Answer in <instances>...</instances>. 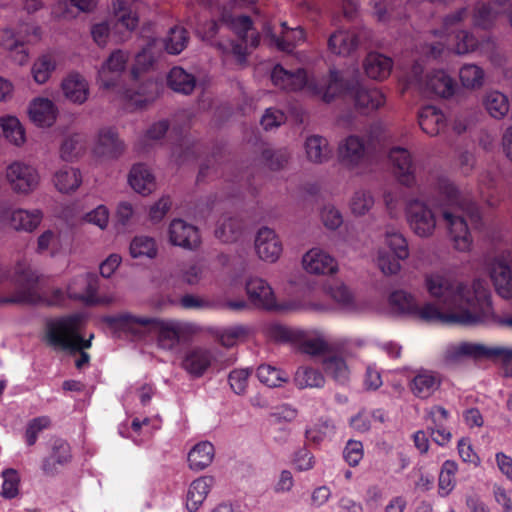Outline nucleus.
<instances>
[{
	"label": "nucleus",
	"mask_w": 512,
	"mask_h": 512,
	"mask_svg": "<svg viewBox=\"0 0 512 512\" xmlns=\"http://www.w3.org/2000/svg\"><path fill=\"white\" fill-rule=\"evenodd\" d=\"M439 192L445 197V204L420 198H411L405 204V217L410 230L419 238L433 237L437 228V215L440 214L448 231L453 247L460 252H468L472 247V236L465 220L479 219L475 204L467 201L449 180L439 183Z\"/></svg>",
	"instance_id": "obj_1"
},
{
	"label": "nucleus",
	"mask_w": 512,
	"mask_h": 512,
	"mask_svg": "<svg viewBox=\"0 0 512 512\" xmlns=\"http://www.w3.org/2000/svg\"><path fill=\"white\" fill-rule=\"evenodd\" d=\"M301 352L310 356H319L329 349L328 343L322 337L306 338L303 333L302 340L296 342Z\"/></svg>",
	"instance_id": "obj_62"
},
{
	"label": "nucleus",
	"mask_w": 512,
	"mask_h": 512,
	"mask_svg": "<svg viewBox=\"0 0 512 512\" xmlns=\"http://www.w3.org/2000/svg\"><path fill=\"white\" fill-rule=\"evenodd\" d=\"M152 324L153 332L157 334V344L161 349L171 351L175 349L184 330L180 322L155 318L154 321H144Z\"/></svg>",
	"instance_id": "obj_20"
},
{
	"label": "nucleus",
	"mask_w": 512,
	"mask_h": 512,
	"mask_svg": "<svg viewBox=\"0 0 512 512\" xmlns=\"http://www.w3.org/2000/svg\"><path fill=\"white\" fill-rule=\"evenodd\" d=\"M485 359L501 363L512 370V348L506 346H487Z\"/></svg>",
	"instance_id": "obj_63"
},
{
	"label": "nucleus",
	"mask_w": 512,
	"mask_h": 512,
	"mask_svg": "<svg viewBox=\"0 0 512 512\" xmlns=\"http://www.w3.org/2000/svg\"><path fill=\"white\" fill-rule=\"evenodd\" d=\"M363 69L369 78L383 80L391 73L392 60L383 54L372 52L365 57Z\"/></svg>",
	"instance_id": "obj_34"
},
{
	"label": "nucleus",
	"mask_w": 512,
	"mask_h": 512,
	"mask_svg": "<svg viewBox=\"0 0 512 512\" xmlns=\"http://www.w3.org/2000/svg\"><path fill=\"white\" fill-rule=\"evenodd\" d=\"M306 159L313 164H324L332 157V149L327 138L310 135L304 141Z\"/></svg>",
	"instance_id": "obj_28"
},
{
	"label": "nucleus",
	"mask_w": 512,
	"mask_h": 512,
	"mask_svg": "<svg viewBox=\"0 0 512 512\" xmlns=\"http://www.w3.org/2000/svg\"><path fill=\"white\" fill-rule=\"evenodd\" d=\"M156 254L157 248L153 238L147 236L135 237L130 243V255L134 258L141 256L154 258Z\"/></svg>",
	"instance_id": "obj_58"
},
{
	"label": "nucleus",
	"mask_w": 512,
	"mask_h": 512,
	"mask_svg": "<svg viewBox=\"0 0 512 512\" xmlns=\"http://www.w3.org/2000/svg\"><path fill=\"white\" fill-rule=\"evenodd\" d=\"M474 282L469 286L443 272H433L425 276V287L443 309L479 312L474 294Z\"/></svg>",
	"instance_id": "obj_3"
},
{
	"label": "nucleus",
	"mask_w": 512,
	"mask_h": 512,
	"mask_svg": "<svg viewBox=\"0 0 512 512\" xmlns=\"http://www.w3.org/2000/svg\"><path fill=\"white\" fill-rule=\"evenodd\" d=\"M364 34L362 32L337 30L328 38V48L336 55L348 56L354 52Z\"/></svg>",
	"instance_id": "obj_26"
},
{
	"label": "nucleus",
	"mask_w": 512,
	"mask_h": 512,
	"mask_svg": "<svg viewBox=\"0 0 512 512\" xmlns=\"http://www.w3.org/2000/svg\"><path fill=\"white\" fill-rule=\"evenodd\" d=\"M496 18V12L493 11L490 4L480 2L477 3L473 13V25L478 28H490Z\"/></svg>",
	"instance_id": "obj_60"
},
{
	"label": "nucleus",
	"mask_w": 512,
	"mask_h": 512,
	"mask_svg": "<svg viewBox=\"0 0 512 512\" xmlns=\"http://www.w3.org/2000/svg\"><path fill=\"white\" fill-rule=\"evenodd\" d=\"M212 356L204 349H193L187 353L183 360V368L191 375L199 377L210 366Z\"/></svg>",
	"instance_id": "obj_41"
},
{
	"label": "nucleus",
	"mask_w": 512,
	"mask_h": 512,
	"mask_svg": "<svg viewBox=\"0 0 512 512\" xmlns=\"http://www.w3.org/2000/svg\"><path fill=\"white\" fill-rule=\"evenodd\" d=\"M84 318L81 314H72L69 316L50 320L46 325L45 340L49 346L55 350L76 352L80 351V356L76 360V367L81 369L89 362V355L83 352L91 346L93 334L88 339L81 336Z\"/></svg>",
	"instance_id": "obj_5"
},
{
	"label": "nucleus",
	"mask_w": 512,
	"mask_h": 512,
	"mask_svg": "<svg viewBox=\"0 0 512 512\" xmlns=\"http://www.w3.org/2000/svg\"><path fill=\"white\" fill-rule=\"evenodd\" d=\"M484 71L475 64H465L459 71L462 85L468 89H478L484 84Z\"/></svg>",
	"instance_id": "obj_51"
},
{
	"label": "nucleus",
	"mask_w": 512,
	"mask_h": 512,
	"mask_svg": "<svg viewBox=\"0 0 512 512\" xmlns=\"http://www.w3.org/2000/svg\"><path fill=\"white\" fill-rule=\"evenodd\" d=\"M458 466L455 461L446 460L441 468L439 474V494L445 497L451 493L455 487V473L457 472Z\"/></svg>",
	"instance_id": "obj_53"
},
{
	"label": "nucleus",
	"mask_w": 512,
	"mask_h": 512,
	"mask_svg": "<svg viewBox=\"0 0 512 512\" xmlns=\"http://www.w3.org/2000/svg\"><path fill=\"white\" fill-rule=\"evenodd\" d=\"M414 317L428 323L475 325L476 312L448 311L438 303L427 302L417 306Z\"/></svg>",
	"instance_id": "obj_8"
},
{
	"label": "nucleus",
	"mask_w": 512,
	"mask_h": 512,
	"mask_svg": "<svg viewBox=\"0 0 512 512\" xmlns=\"http://www.w3.org/2000/svg\"><path fill=\"white\" fill-rule=\"evenodd\" d=\"M483 105L489 115L495 119H502L509 111V101L505 94L492 90L486 92Z\"/></svg>",
	"instance_id": "obj_43"
},
{
	"label": "nucleus",
	"mask_w": 512,
	"mask_h": 512,
	"mask_svg": "<svg viewBox=\"0 0 512 512\" xmlns=\"http://www.w3.org/2000/svg\"><path fill=\"white\" fill-rule=\"evenodd\" d=\"M281 26L280 36L274 34L269 27L266 29V35L269 37L271 45H274L280 51L291 52L298 43L304 41V31L300 27L290 29L285 22Z\"/></svg>",
	"instance_id": "obj_31"
},
{
	"label": "nucleus",
	"mask_w": 512,
	"mask_h": 512,
	"mask_svg": "<svg viewBox=\"0 0 512 512\" xmlns=\"http://www.w3.org/2000/svg\"><path fill=\"white\" fill-rule=\"evenodd\" d=\"M58 113L56 104L46 97L32 99L27 108L29 120L41 128L51 127L56 122Z\"/></svg>",
	"instance_id": "obj_19"
},
{
	"label": "nucleus",
	"mask_w": 512,
	"mask_h": 512,
	"mask_svg": "<svg viewBox=\"0 0 512 512\" xmlns=\"http://www.w3.org/2000/svg\"><path fill=\"white\" fill-rule=\"evenodd\" d=\"M208 267L203 263L184 265L179 271V278L190 286L199 285L205 278Z\"/></svg>",
	"instance_id": "obj_55"
},
{
	"label": "nucleus",
	"mask_w": 512,
	"mask_h": 512,
	"mask_svg": "<svg viewBox=\"0 0 512 512\" xmlns=\"http://www.w3.org/2000/svg\"><path fill=\"white\" fill-rule=\"evenodd\" d=\"M487 271L498 295L512 298V252L504 251L491 258Z\"/></svg>",
	"instance_id": "obj_9"
},
{
	"label": "nucleus",
	"mask_w": 512,
	"mask_h": 512,
	"mask_svg": "<svg viewBox=\"0 0 512 512\" xmlns=\"http://www.w3.org/2000/svg\"><path fill=\"white\" fill-rule=\"evenodd\" d=\"M384 238L385 244L397 259H407L409 257L408 241L400 231L387 227Z\"/></svg>",
	"instance_id": "obj_46"
},
{
	"label": "nucleus",
	"mask_w": 512,
	"mask_h": 512,
	"mask_svg": "<svg viewBox=\"0 0 512 512\" xmlns=\"http://www.w3.org/2000/svg\"><path fill=\"white\" fill-rule=\"evenodd\" d=\"M246 293L250 302L258 308L265 310H294L293 305H278L272 287L267 281L259 277L247 279Z\"/></svg>",
	"instance_id": "obj_15"
},
{
	"label": "nucleus",
	"mask_w": 512,
	"mask_h": 512,
	"mask_svg": "<svg viewBox=\"0 0 512 512\" xmlns=\"http://www.w3.org/2000/svg\"><path fill=\"white\" fill-rule=\"evenodd\" d=\"M215 457V448L209 441H201L195 444L187 456L188 467L195 472L209 467Z\"/></svg>",
	"instance_id": "obj_32"
},
{
	"label": "nucleus",
	"mask_w": 512,
	"mask_h": 512,
	"mask_svg": "<svg viewBox=\"0 0 512 512\" xmlns=\"http://www.w3.org/2000/svg\"><path fill=\"white\" fill-rule=\"evenodd\" d=\"M441 385V377L430 370H421L412 379L410 389L412 393L421 399L431 397Z\"/></svg>",
	"instance_id": "obj_29"
},
{
	"label": "nucleus",
	"mask_w": 512,
	"mask_h": 512,
	"mask_svg": "<svg viewBox=\"0 0 512 512\" xmlns=\"http://www.w3.org/2000/svg\"><path fill=\"white\" fill-rule=\"evenodd\" d=\"M268 336L277 342L295 343L302 340L303 331L282 324H271L267 330Z\"/></svg>",
	"instance_id": "obj_52"
},
{
	"label": "nucleus",
	"mask_w": 512,
	"mask_h": 512,
	"mask_svg": "<svg viewBox=\"0 0 512 512\" xmlns=\"http://www.w3.org/2000/svg\"><path fill=\"white\" fill-rule=\"evenodd\" d=\"M257 377L268 387H279L288 381V376L283 371L267 364L258 367Z\"/></svg>",
	"instance_id": "obj_54"
},
{
	"label": "nucleus",
	"mask_w": 512,
	"mask_h": 512,
	"mask_svg": "<svg viewBox=\"0 0 512 512\" xmlns=\"http://www.w3.org/2000/svg\"><path fill=\"white\" fill-rule=\"evenodd\" d=\"M325 372L336 382L345 384L349 381L350 370L346 361L339 356H331L323 361Z\"/></svg>",
	"instance_id": "obj_50"
},
{
	"label": "nucleus",
	"mask_w": 512,
	"mask_h": 512,
	"mask_svg": "<svg viewBox=\"0 0 512 512\" xmlns=\"http://www.w3.org/2000/svg\"><path fill=\"white\" fill-rule=\"evenodd\" d=\"M128 65V53L115 50L102 64L97 73V81L105 90H116L123 81Z\"/></svg>",
	"instance_id": "obj_13"
},
{
	"label": "nucleus",
	"mask_w": 512,
	"mask_h": 512,
	"mask_svg": "<svg viewBox=\"0 0 512 512\" xmlns=\"http://www.w3.org/2000/svg\"><path fill=\"white\" fill-rule=\"evenodd\" d=\"M311 89L316 93H322V100L326 103L349 94L354 99L355 106L366 111L378 109L385 103V96L380 90L367 89L360 84L358 70H355L354 75L330 70L323 84L312 85Z\"/></svg>",
	"instance_id": "obj_2"
},
{
	"label": "nucleus",
	"mask_w": 512,
	"mask_h": 512,
	"mask_svg": "<svg viewBox=\"0 0 512 512\" xmlns=\"http://www.w3.org/2000/svg\"><path fill=\"white\" fill-rule=\"evenodd\" d=\"M302 267L314 275H329L338 271V264L334 257L321 248H312L302 257Z\"/></svg>",
	"instance_id": "obj_17"
},
{
	"label": "nucleus",
	"mask_w": 512,
	"mask_h": 512,
	"mask_svg": "<svg viewBox=\"0 0 512 512\" xmlns=\"http://www.w3.org/2000/svg\"><path fill=\"white\" fill-rule=\"evenodd\" d=\"M486 345L478 342L462 341L449 345L444 352V360L448 364H455L464 358L473 360L485 359Z\"/></svg>",
	"instance_id": "obj_25"
},
{
	"label": "nucleus",
	"mask_w": 512,
	"mask_h": 512,
	"mask_svg": "<svg viewBox=\"0 0 512 512\" xmlns=\"http://www.w3.org/2000/svg\"><path fill=\"white\" fill-rule=\"evenodd\" d=\"M43 217L44 214L40 209L0 206V223L18 232H34L40 226Z\"/></svg>",
	"instance_id": "obj_11"
},
{
	"label": "nucleus",
	"mask_w": 512,
	"mask_h": 512,
	"mask_svg": "<svg viewBox=\"0 0 512 512\" xmlns=\"http://www.w3.org/2000/svg\"><path fill=\"white\" fill-rule=\"evenodd\" d=\"M60 63L59 55L54 51H47L39 55L31 67V75L37 84H45L56 71Z\"/></svg>",
	"instance_id": "obj_27"
},
{
	"label": "nucleus",
	"mask_w": 512,
	"mask_h": 512,
	"mask_svg": "<svg viewBox=\"0 0 512 512\" xmlns=\"http://www.w3.org/2000/svg\"><path fill=\"white\" fill-rule=\"evenodd\" d=\"M232 3L223 6L221 11V21L225 23L232 31H234L243 42H248L250 39L249 32H252V21L250 17L245 15L234 16L230 9Z\"/></svg>",
	"instance_id": "obj_38"
},
{
	"label": "nucleus",
	"mask_w": 512,
	"mask_h": 512,
	"mask_svg": "<svg viewBox=\"0 0 512 512\" xmlns=\"http://www.w3.org/2000/svg\"><path fill=\"white\" fill-rule=\"evenodd\" d=\"M0 136L11 147L21 149L28 140L26 127L14 114L0 116Z\"/></svg>",
	"instance_id": "obj_22"
},
{
	"label": "nucleus",
	"mask_w": 512,
	"mask_h": 512,
	"mask_svg": "<svg viewBox=\"0 0 512 512\" xmlns=\"http://www.w3.org/2000/svg\"><path fill=\"white\" fill-rule=\"evenodd\" d=\"M71 459L70 446L67 442L57 439L53 442L51 455L43 460L42 470L46 475H54L57 465H64Z\"/></svg>",
	"instance_id": "obj_36"
},
{
	"label": "nucleus",
	"mask_w": 512,
	"mask_h": 512,
	"mask_svg": "<svg viewBox=\"0 0 512 512\" xmlns=\"http://www.w3.org/2000/svg\"><path fill=\"white\" fill-rule=\"evenodd\" d=\"M327 79V76L321 79H308L303 69L289 71L281 65H276L271 73L273 84L282 90L297 91L305 88L311 95L319 96L322 99V93H316L311 89L312 85L321 86Z\"/></svg>",
	"instance_id": "obj_10"
},
{
	"label": "nucleus",
	"mask_w": 512,
	"mask_h": 512,
	"mask_svg": "<svg viewBox=\"0 0 512 512\" xmlns=\"http://www.w3.org/2000/svg\"><path fill=\"white\" fill-rule=\"evenodd\" d=\"M335 425L330 420H323L312 428H309L305 432L307 440L313 443H320L326 437L331 436L335 432Z\"/></svg>",
	"instance_id": "obj_64"
},
{
	"label": "nucleus",
	"mask_w": 512,
	"mask_h": 512,
	"mask_svg": "<svg viewBox=\"0 0 512 512\" xmlns=\"http://www.w3.org/2000/svg\"><path fill=\"white\" fill-rule=\"evenodd\" d=\"M61 90L66 100L77 105L84 104L90 95L88 81L78 72H71L62 80Z\"/></svg>",
	"instance_id": "obj_24"
},
{
	"label": "nucleus",
	"mask_w": 512,
	"mask_h": 512,
	"mask_svg": "<svg viewBox=\"0 0 512 512\" xmlns=\"http://www.w3.org/2000/svg\"><path fill=\"white\" fill-rule=\"evenodd\" d=\"M293 380L299 389L322 388L325 384L323 374L319 370L308 366L299 367Z\"/></svg>",
	"instance_id": "obj_44"
},
{
	"label": "nucleus",
	"mask_w": 512,
	"mask_h": 512,
	"mask_svg": "<svg viewBox=\"0 0 512 512\" xmlns=\"http://www.w3.org/2000/svg\"><path fill=\"white\" fill-rule=\"evenodd\" d=\"M5 179L12 191L21 195L32 193L40 184L37 168L21 160H15L7 166Z\"/></svg>",
	"instance_id": "obj_7"
},
{
	"label": "nucleus",
	"mask_w": 512,
	"mask_h": 512,
	"mask_svg": "<svg viewBox=\"0 0 512 512\" xmlns=\"http://www.w3.org/2000/svg\"><path fill=\"white\" fill-rule=\"evenodd\" d=\"M374 204V196L369 190L358 189L349 200V209L354 216L359 217L366 215Z\"/></svg>",
	"instance_id": "obj_49"
},
{
	"label": "nucleus",
	"mask_w": 512,
	"mask_h": 512,
	"mask_svg": "<svg viewBox=\"0 0 512 512\" xmlns=\"http://www.w3.org/2000/svg\"><path fill=\"white\" fill-rule=\"evenodd\" d=\"M402 259H397L395 255H391L383 248H379L376 253V265L380 269V271L386 275H396L401 270L400 261Z\"/></svg>",
	"instance_id": "obj_56"
},
{
	"label": "nucleus",
	"mask_w": 512,
	"mask_h": 512,
	"mask_svg": "<svg viewBox=\"0 0 512 512\" xmlns=\"http://www.w3.org/2000/svg\"><path fill=\"white\" fill-rule=\"evenodd\" d=\"M473 289L479 306V312H476L475 325H497L512 329V314L500 317L494 313L491 305V295L485 282L475 280Z\"/></svg>",
	"instance_id": "obj_12"
},
{
	"label": "nucleus",
	"mask_w": 512,
	"mask_h": 512,
	"mask_svg": "<svg viewBox=\"0 0 512 512\" xmlns=\"http://www.w3.org/2000/svg\"><path fill=\"white\" fill-rule=\"evenodd\" d=\"M213 483V477L201 476L190 484L186 503L190 512H196L203 504Z\"/></svg>",
	"instance_id": "obj_35"
},
{
	"label": "nucleus",
	"mask_w": 512,
	"mask_h": 512,
	"mask_svg": "<svg viewBox=\"0 0 512 512\" xmlns=\"http://www.w3.org/2000/svg\"><path fill=\"white\" fill-rule=\"evenodd\" d=\"M130 187L142 195L150 194L156 187L155 177L144 164H136L130 170Z\"/></svg>",
	"instance_id": "obj_40"
},
{
	"label": "nucleus",
	"mask_w": 512,
	"mask_h": 512,
	"mask_svg": "<svg viewBox=\"0 0 512 512\" xmlns=\"http://www.w3.org/2000/svg\"><path fill=\"white\" fill-rule=\"evenodd\" d=\"M381 133L382 127L375 124L362 133H352L342 138L336 150L339 164L354 174L365 173L372 164Z\"/></svg>",
	"instance_id": "obj_4"
},
{
	"label": "nucleus",
	"mask_w": 512,
	"mask_h": 512,
	"mask_svg": "<svg viewBox=\"0 0 512 512\" xmlns=\"http://www.w3.org/2000/svg\"><path fill=\"white\" fill-rule=\"evenodd\" d=\"M422 74V66L415 64L409 76V84L415 85L424 93L435 94L443 98H448L454 94V80L443 70L430 72L426 74L425 78L422 77Z\"/></svg>",
	"instance_id": "obj_6"
},
{
	"label": "nucleus",
	"mask_w": 512,
	"mask_h": 512,
	"mask_svg": "<svg viewBox=\"0 0 512 512\" xmlns=\"http://www.w3.org/2000/svg\"><path fill=\"white\" fill-rule=\"evenodd\" d=\"M389 303L395 312L413 317L418 306L415 297L404 290L392 292L389 296Z\"/></svg>",
	"instance_id": "obj_47"
},
{
	"label": "nucleus",
	"mask_w": 512,
	"mask_h": 512,
	"mask_svg": "<svg viewBox=\"0 0 512 512\" xmlns=\"http://www.w3.org/2000/svg\"><path fill=\"white\" fill-rule=\"evenodd\" d=\"M98 278L87 273L73 278L67 287L66 293L70 298L79 299L89 305H103L113 302L112 296H99L97 294Z\"/></svg>",
	"instance_id": "obj_14"
},
{
	"label": "nucleus",
	"mask_w": 512,
	"mask_h": 512,
	"mask_svg": "<svg viewBox=\"0 0 512 512\" xmlns=\"http://www.w3.org/2000/svg\"><path fill=\"white\" fill-rule=\"evenodd\" d=\"M169 87L178 93L190 94L196 84L195 77L181 67H173L167 77Z\"/></svg>",
	"instance_id": "obj_42"
},
{
	"label": "nucleus",
	"mask_w": 512,
	"mask_h": 512,
	"mask_svg": "<svg viewBox=\"0 0 512 512\" xmlns=\"http://www.w3.org/2000/svg\"><path fill=\"white\" fill-rule=\"evenodd\" d=\"M52 181L58 192L70 194L82 184V173L78 168L65 165L54 172Z\"/></svg>",
	"instance_id": "obj_30"
},
{
	"label": "nucleus",
	"mask_w": 512,
	"mask_h": 512,
	"mask_svg": "<svg viewBox=\"0 0 512 512\" xmlns=\"http://www.w3.org/2000/svg\"><path fill=\"white\" fill-rule=\"evenodd\" d=\"M38 280V273L25 262L17 263L11 277V281L24 291L31 290Z\"/></svg>",
	"instance_id": "obj_48"
},
{
	"label": "nucleus",
	"mask_w": 512,
	"mask_h": 512,
	"mask_svg": "<svg viewBox=\"0 0 512 512\" xmlns=\"http://www.w3.org/2000/svg\"><path fill=\"white\" fill-rule=\"evenodd\" d=\"M3 483L0 495L5 499H13L19 494L20 476L13 468L2 471Z\"/></svg>",
	"instance_id": "obj_57"
},
{
	"label": "nucleus",
	"mask_w": 512,
	"mask_h": 512,
	"mask_svg": "<svg viewBox=\"0 0 512 512\" xmlns=\"http://www.w3.org/2000/svg\"><path fill=\"white\" fill-rule=\"evenodd\" d=\"M255 250L260 259L273 263L282 253V244L272 229L263 227L256 235Z\"/></svg>",
	"instance_id": "obj_23"
},
{
	"label": "nucleus",
	"mask_w": 512,
	"mask_h": 512,
	"mask_svg": "<svg viewBox=\"0 0 512 512\" xmlns=\"http://www.w3.org/2000/svg\"><path fill=\"white\" fill-rule=\"evenodd\" d=\"M250 334V329L244 325H235L224 329L219 340L225 347H232L244 341Z\"/></svg>",
	"instance_id": "obj_61"
},
{
	"label": "nucleus",
	"mask_w": 512,
	"mask_h": 512,
	"mask_svg": "<svg viewBox=\"0 0 512 512\" xmlns=\"http://www.w3.org/2000/svg\"><path fill=\"white\" fill-rule=\"evenodd\" d=\"M169 242L185 249H195L200 244L197 227L183 219H173L168 227Z\"/></svg>",
	"instance_id": "obj_21"
},
{
	"label": "nucleus",
	"mask_w": 512,
	"mask_h": 512,
	"mask_svg": "<svg viewBox=\"0 0 512 512\" xmlns=\"http://www.w3.org/2000/svg\"><path fill=\"white\" fill-rule=\"evenodd\" d=\"M123 150V145L118 140L117 133L111 129H102L98 136V141L95 146V153L98 156L105 158H115Z\"/></svg>",
	"instance_id": "obj_37"
},
{
	"label": "nucleus",
	"mask_w": 512,
	"mask_h": 512,
	"mask_svg": "<svg viewBox=\"0 0 512 512\" xmlns=\"http://www.w3.org/2000/svg\"><path fill=\"white\" fill-rule=\"evenodd\" d=\"M189 35L185 28L175 26L170 28L168 35L160 42L162 48L172 55L180 54L188 45Z\"/></svg>",
	"instance_id": "obj_45"
},
{
	"label": "nucleus",
	"mask_w": 512,
	"mask_h": 512,
	"mask_svg": "<svg viewBox=\"0 0 512 512\" xmlns=\"http://www.w3.org/2000/svg\"><path fill=\"white\" fill-rule=\"evenodd\" d=\"M140 34L145 43L142 45L141 51L135 56V66L132 71L135 76L148 70L162 53L161 43L154 36L151 23L143 24Z\"/></svg>",
	"instance_id": "obj_16"
},
{
	"label": "nucleus",
	"mask_w": 512,
	"mask_h": 512,
	"mask_svg": "<svg viewBox=\"0 0 512 512\" xmlns=\"http://www.w3.org/2000/svg\"><path fill=\"white\" fill-rule=\"evenodd\" d=\"M419 125L429 136L439 135L446 127L444 114L435 106H425L418 115Z\"/></svg>",
	"instance_id": "obj_33"
},
{
	"label": "nucleus",
	"mask_w": 512,
	"mask_h": 512,
	"mask_svg": "<svg viewBox=\"0 0 512 512\" xmlns=\"http://www.w3.org/2000/svg\"><path fill=\"white\" fill-rule=\"evenodd\" d=\"M244 43L245 45L242 43H235L233 41H216L213 42L212 45L215 46L223 55L232 54L236 58V61L242 65L246 62L248 46L251 48H256L258 46L259 35L251 33L248 42Z\"/></svg>",
	"instance_id": "obj_39"
},
{
	"label": "nucleus",
	"mask_w": 512,
	"mask_h": 512,
	"mask_svg": "<svg viewBox=\"0 0 512 512\" xmlns=\"http://www.w3.org/2000/svg\"><path fill=\"white\" fill-rule=\"evenodd\" d=\"M397 180L407 187L415 183V165L410 152L403 147H393L388 155Z\"/></svg>",
	"instance_id": "obj_18"
},
{
	"label": "nucleus",
	"mask_w": 512,
	"mask_h": 512,
	"mask_svg": "<svg viewBox=\"0 0 512 512\" xmlns=\"http://www.w3.org/2000/svg\"><path fill=\"white\" fill-rule=\"evenodd\" d=\"M240 230L239 221L230 216L222 217L215 230V235L223 242H230L236 239Z\"/></svg>",
	"instance_id": "obj_59"
}]
</instances>
